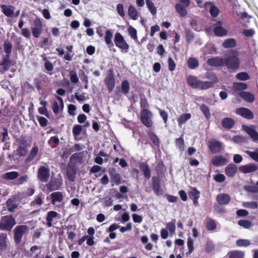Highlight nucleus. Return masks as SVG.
<instances>
[{
  "label": "nucleus",
  "instance_id": "obj_58",
  "mask_svg": "<svg viewBox=\"0 0 258 258\" xmlns=\"http://www.w3.org/2000/svg\"><path fill=\"white\" fill-rule=\"evenodd\" d=\"M238 224L239 225L245 228H249L251 226V223L249 221L246 220H239L238 222Z\"/></svg>",
  "mask_w": 258,
  "mask_h": 258
},
{
  "label": "nucleus",
  "instance_id": "obj_56",
  "mask_svg": "<svg viewBox=\"0 0 258 258\" xmlns=\"http://www.w3.org/2000/svg\"><path fill=\"white\" fill-rule=\"evenodd\" d=\"M232 140L235 143L241 144L246 141L245 138L240 136H235L232 138Z\"/></svg>",
  "mask_w": 258,
  "mask_h": 258
},
{
  "label": "nucleus",
  "instance_id": "obj_60",
  "mask_svg": "<svg viewBox=\"0 0 258 258\" xmlns=\"http://www.w3.org/2000/svg\"><path fill=\"white\" fill-rule=\"evenodd\" d=\"M187 247L188 249V254H190L194 250V241L191 238H188L187 241Z\"/></svg>",
  "mask_w": 258,
  "mask_h": 258
},
{
  "label": "nucleus",
  "instance_id": "obj_48",
  "mask_svg": "<svg viewBox=\"0 0 258 258\" xmlns=\"http://www.w3.org/2000/svg\"><path fill=\"white\" fill-rule=\"evenodd\" d=\"M16 152L18 155L20 156H24L27 152V148L19 145Z\"/></svg>",
  "mask_w": 258,
  "mask_h": 258
},
{
  "label": "nucleus",
  "instance_id": "obj_26",
  "mask_svg": "<svg viewBox=\"0 0 258 258\" xmlns=\"http://www.w3.org/2000/svg\"><path fill=\"white\" fill-rule=\"evenodd\" d=\"M1 7L2 10V12L6 16L11 17L14 14V7L3 5Z\"/></svg>",
  "mask_w": 258,
  "mask_h": 258
},
{
  "label": "nucleus",
  "instance_id": "obj_22",
  "mask_svg": "<svg viewBox=\"0 0 258 258\" xmlns=\"http://www.w3.org/2000/svg\"><path fill=\"white\" fill-rule=\"evenodd\" d=\"M257 169V167L253 164H249L241 166L239 168V170L243 173H248L254 172Z\"/></svg>",
  "mask_w": 258,
  "mask_h": 258
},
{
  "label": "nucleus",
  "instance_id": "obj_52",
  "mask_svg": "<svg viewBox=\"0 0 258 258\" xmlns=\"http://www.w3.org/2000/svg\"><path fill=\"white\" fill-rule=\"evenodd\" d=\"M245 153L250 157L253 160L258 162V149L255 152L245 151Z\"/></svg>",
  "mask_w": 258,
  "mask_h": 258
},
{
  "label": "nucleus",
  "instance_id": "obj_43",
  "mask_svg": "<svg viewBox=\"0 0 258 258\" xmlns=\"http://www.w3.org/2000/svg\"><path fill=\"white\" fill-rule=\"evenodd\" d=\"M121 92L122 93L126 94L130 89V85L129 83L127 80H124L121 83Z\"/></svg>",
  "mask_w": 258,
  "mask_h": 258
},
{
  "label": "nucleus",
  "instance_id": "obj_63",
  "mask_svg": "<svg viewBox=\"0 0 258 258\" xmlns=\"http://www.w3.org/2000/svg\"><path fill=\"white\" fill-rule=\"evenodd\" d=\"M49 143L51 145L52 148H54L56 145L59 143V139L57 137H52L49 141Z\"/></svg>",
  "mask_w": 258,
  "mask_h": 258
},
{
  "label": "nucleus",
  "instance_id": "obj_44",
  "mask_svg": "<svg viewBox=\"0 0 258 258\" xmlns=\"http://www.w3.org/2000/svg\"><path fill=\"white\" fill-rule=\"evenodd\" d=\"M63 108H61L60 103L57 102L56 101L53 102L52 106V110L55 114H57L60 110H62Z\"/></svg>",
  "mask_w": 258,
  "mask_h": 258
},
{
  "label": "nucleus",
  "instance_id": "obj_28",
  "mask_svg": "<svg viewBox=\"0 0 258 258\" xmlns=\"http://www.w3.org/2000/svg\"><path fill=\"white\" fill-rule=\"evenodd\" d=\"M221 124L223 127L230 129L234 126L235 122L234 120L231 118L225 117L222 120Z\"/></svg>",
  "mask_w": 258,
  "mask_h": 258
},
{
  "label": "nucleus",
  "instance_id": "obj_18",
  "mask_svg": "<svg viewBox=\"0 0 258 258\" xmlns=\"http://www.w3.org/2000/svg\"><path fill=\"white\" fill-rule=\"evenodd\" d=\"M231 198L228 194H220L216 197V201L220 205H226L230 202Z\"/></svg>",
  "mask_w": 258,
  "mask_h": 258
},
{
  "label": "nucleus",
  "instance_id": "obj_3",
  "mask_svg": "<svg viewBox=\"0 0 258 258\" xmlns=\"http://www.w3.org/2000/svg\"><path fill=\"white\" fill-rule=\"evenodd\" d=\"M62 183V179L60 175L55 177L52 176L50 180L46 184L45 187L44 186L41 187V189L44 192H50L57 190L61 186Z\"/></svg>",
  "mask_w": 258,
  "mask_h": 258
},
{
  "label": "nucleus",
  "instance_id": "obj_53",
  "mask_svg": "<svg viewBox=\"0 0 258 258\" xmlns=\"http://www.w3.org/2000/svg\"><path fill=\"white\" fill-rule=\"evenodd\" d=\"M176 146L179 148L181 151L184 149V142L182 138L176 139L175 140Z\"/></svg>",
  "mask_w": 258,
  "mask_h": 258
},
{
  "label": "nucleus",
  "instance_id": "obj_12",
  "mask_svg": "<svg viewBox=\"0 0 258 258\" xmlns=\"http://www.w3.org/2000/svg\"><path fill=\"white\" fill-rule=\"evenodd\" d=\"M209 148L212 153H219L221 149V144L216 140H211L209 141Z\"/></svg>",
  "mask_w": 258,
  "mask_h": 258
},
{
  "label": "nucleus",
  "instance_id": "obj_38",
  "mask_svg": "<svg viewBox=\"0 0 258 258\" xmlns=\"http://www.w3.org/2000/svg\"><path fill=\"white\" fill-rule=\"evenodd\" d=\"M148 135L154 146H159L160 141L158 137L152 132L149 131Z\"/></svg>",
  "mask_w": 258,
  "mask_h": 258
},
{
  "label": "nucleus",
  "instance_id": "obj_61",
  "mask_svg": "<svg viewBox=\"0 0 258 258\" xmlns=\"http://www.w3.org/2000/svg\"><path fill=\"white\" fill-rule=\"evenodd\" d=\"M82 130V127L80 125H76L73 128V133L74 136L79 135Z\"/></svg>",
  "mask_w": 258,
  "mask_h": 258
},
{
  "label": "nucleus",
  "instance_id": "obj_39",
  "mask_svg": "<svg viewBox=\"0 0 258 258\" xmlns=\"http://www.w3.org/2000/svg\"><path fill=\"white\" fill-rule=\"evenodd\" d=\"M19 176L18 172L16 171H11L6 173L4 175V178L6 179L13 180L17 178Z\"/></svg>",
  "mask_w": 258,
  "mask_h": 258
},
{
  "label": "nucleus",
  "instance_id": "obj_27",
  "mask_svg": "<svg viewBox=\"0 0 258 258\" xmlns=\"http://www.w3.org/2000/svg\"><path fill=\"white\" fill-rule=\"evenodd\" d=\"M205 7L206 9H209V11L212 16L215 17L218 16L219 11L217 7L208 2L205 4Z\"/></svg>",
  "mask_w": 258,
  "mask_h": 258
},
{
  "label": "nucleus",
  "instance_id": "obj_16",
  "mask_svg": "<svg viewBox=\"0 0 258 258\" xmlns=\"http://www.w3.org/2000/svg\"><path fill=\"white\" fill-rule=\"evenodd\" d=\"M207 63L211 66H222L224 65V58L215 57L210 59L207 60Z\"/></svg>",
  "mask_w": 258,
  "mask_h": 258
},
{
  "label": "nucleus",
  "instance_id": "obj_30",
  "mask_svg": "<svg viewBox=\"0 0 258 258\" xmlns=\"http://www.w3.org/2000/svg\"><path fill=\"white\" fill-rule=\"evenodd\" d=\"M8 55H5L3 57V61L0 64L3 67L4 71H7L13 65L12 61L9 59Z\"/></svg>",
  "mask_w": 258,
  "mask_h": 258
},
{
  "label": "nucleus",
  "instance_id": "obj_36",
  "mask_svg": "<svg viewBox=\"0 0 258 258\" xmlns=\"http://www.w3.org/2000/svg\"><path fill=\"white\" fill-rule=\"evenodd\" d=\"M222 45L226 48L234 47L236 45V41L233 38H228L223 42Z\"/></svg>",
  "mask_w": 258,
  "mask_h": 258
},
{
  "label": "nucleus",
  "instance_id": "obj_59",
  "mask_svg": "<svg viewBox=\"0 0 258 258\" xmlns=\"http://www.w3.org/2000/svg\"><path fill=\"white\" fill-rule=\"evenodd\" d=\"M37 119H38V121L41 126L45 127L47 125L48 120L45 117L38 116H37Z\"/></svg>",
  "mask_w": 258,
  "mask_h": 258
},
{
  "label": "nucleus",
  "instance_id": "obj_42",
  "mask_svg": "<svg viewBox=\"0 0 258 258\" xmlns=\"http://www.w3.org/2000/svg\"><path fill=\"white\" fill-rule=\"evenodd\" d=\"M146 3L147 6L151 13L153 15H155L157 12L156 8L154 6V4L153 3L151 0H146Z\"/></svg>",
  "mask_w": 258,
  "mask_h": 258
},
{
  "label": "nucleus",
  "instance_id": "obj_7",
  "mask_svg": "<svg viewBox=\"0 0 258 258\" xmlns=\"http://www.w3.org/2000/svg\"><path fill=\"white\" fill-rule=\"evenodd\" d=\"M190 4V0H179L178 3L175 5L176 12L181 16L184 17L187 15L186 8Z\"/></svg>",
  "mask_w": 258,
  "mask_h": 258
},
{
  "label": "nucleus",
  "instance_id": "obj_13",
  "mask_svg": "<svg viewBox=\"0 0 258 258\" xmlns=\"http://www.w3.org/2000/svg\"><path fill=\"white\" fill-rule=\"evenodd\" d=\"M214 33L215 35L222 37L227 34V31L222 26L221 22H218L215 24Z\"/></svg>",
  "mask_w": 258,
  "mask_h": 258
},
{
  "label": "nucleus",
  "instance_id": "obj_55",
  "mask_svg": "<svg viewBox=\"0 0 258 258\" xmlns=\"http://www.w3.org/2000/svg\"><path fill=\"white\" fill-rule=\"evenodd\" d=\"M111 178L116 184L118 185L121 183L120 176L119 174L116 173H111Z\"/></svg>",
  "mask_w": 258,
  "mask_h": 258
},
{
  "label": "nucleus",
  "instance_id": "obj_15",
  "mask_svg": "<svg viewBox=\"0 0 258 258\" xmlns=\"http://www.w3.org/2000/svg\"><path fill=\"white\" fill-rule=\"evenodd\" d=\"M10 244V242L6 233H0V250L5 251Z\"/></svg>",
  "mask_w": 258,
  "mask_h": 258
},
{
  "label": "nucleus",
  "instance_id": "obj_64",
  "mask_svg": "<svg viewBox=\"0 0 258 258\" xmlns=\"http://www.w3.org/2000/svg\"><path fill=\"white\" fill-rule=\"evenodd\" d=\"M116 10L118 15L121 17H123L125 16L123 5L121 4H118L116 6Z\"/></svg>",
  "mask_w": 258,
  "mask_h": 258
},
{
  "label": "nucleus",
  "instance_id": "obj_35",
  "mask_svg": "<svg viewBox=\"0 0 258 258\" xmlns=\"http://www.w3.org/2000/svg\"><path fill=\"white\" fill-rule=\"evenodd\" d=\"M188 67L190 69H194L199 66V61L195 57H190L187 61Z\"/></svg>",
  "mask_w": 258,
  "mask_h": 258
},
{
  "label": "nucleus",
  "instance_id": "obj_47",
  "mask_svg": "<svg viewBox=\"0 0 258 258\" xmlns=\"http://www.w3.org/2000/svg\"><path fill=\"white\" fill-rule=\"evenodd\" d=\"M20 146L28 148L30 146V143L29 142L26 137H22L18 140Z\"/></svg>",
  "mask_w": 258,
  "mask_h": 258
},
{
  "label": "nucleus",
  "instance_id": "obj_29",
  "mask_svg": "<svg viewBox=\"0 0 258 258\" xmlns=\"http://www.w3.org/2000/svg\"><path fill=\"white\" fill-rule=\"evenodd\" d=\"M239 95L243 99L248 102H252L254 100V95L248 92H241L239 93Z\"/></svg>",
  "mask_w": 258,
  "mask_h": 258
},
{
  "label": "nucleus",
  "instance_id": "obj_23",
  "mask_svg": "<svg viewBox=\"0 0 258 258\" xmlns=\"http://www.w3.org/2000/svg\"><path fill=\"white\" fill-rule=\"evenodd\" d=\"M237 172V166L234 164H229L225 169V174L229 177H233Z\"/></svg>",
  "mask_w": 258,
  "mask_h": 258
},
{
  "label": "nucleus",
  "instance_id": "obj_57",
  "mask_svg": "<svg viewBox=\"0 0 258 258\" xmlns=\"http://www.w3.org/2000/svg\"><path fill=\"white\" fill-rule=\"evenodd\" d=\"M243 206L245 208H250L252 209H256L257 204L255 202H244L243 203Z\"/></svg>",
  "mask_w": 258,
  "mask_h": 258
},
{
  "label": "nucleus",
  "instance_id": "obj_20",
  "mask_svg": "<svg viewBox=\"0 0 258 258\" xmlns=\"http://www.w3.org/2000/svg\"><path fill=\"white\" fill-rule=\"evenodd\" d=\"M38 152V147L37 146L33 147L31 149L28 157L25 159V162L27 164L30 163L36 157Z\"/></svg>",
  "mask_w": 258,
  "mask_h": 258
},
{
  "label": "nucleus",
  "instance_id": "obj_2",
  "mask_svg": "<svg viewBox=\"0 0 258 258\" xmlns=\"http://www.w3.org/2000/svg\"><path fill=\"white\" fill-rule=\"evenodd\" d=\"M240 64V60L236 52L232 51L227 57L224 58V65L229 70L238 69Z\"/></svg>",
  "mask_w": 258,
  "mask_h": 258
},
{
  "label": "nucleus",
  "instance_id": "obj_8",
  "mask_svg": "<svg viewBox=\"0 0 258 258\" xmlns=\"http://www.w3.org/2000/svg\"><path fill=\"white\" fill-rule=\"evenodd\" d=\"M50 176V169L46 166H41L38 169L37 178L42 182H46L48 181Z\"/></svg>",
  "mask_w": 258,
  "mask_h": 258
},
{
  "label": "nucleus",
  "instance_id": "obj_46",
  "mask_svg": "<svg viewBox=\"0 0 258 258\" xmlns=\"http://www.w3.org/2000/svg\"><path fill=\"white\" fill-rule=\"evenodd\" d=\"M175 220L173 219L171 222L166 224V228L169 231L171 234H173L175 231Z\"/></svg>",
  "mask_w": 258,
  "mask_h": 258
},
{
  "label": "nucleus",
  "instance_id": "obj_40",
  "mask_svg": "<svg viewBox=\"0 0 258 258\" xmlns=\"http://www.w3.org/2000/svg\"><path fill=\"white\" fill-rule=\"evenodd\" d=\"M7 206L8 210L10 212L14 211L17 207L14 200L11 199H9L7 201Z\"/></svg>",
  "mask_w": 258,
  "mask_h": 258
},
{
  "label": "nucleus",
  "instance_id": "obj_49",
  "mask_svg": "<svg viewBox=\"0 0 258 258\" xmlns=\"http://www.w3.org/2000/svg\"><path fill=\"white\" fill-rule=\"evenodd\" d=\"M200 109L204 113L207 119H209L211 117L209 108L205 105L203 104L201 106Z\"/></svg>",
  "mask_w": 258,
  "mask_h": 258
},
{
  "label": "nucleus",
  "instance_id": "obj_33",
  "mask_svg": "<svg viewBox=\"0 0 258 258\" xmlns=\"http://www.w3.org/2000/svg\"><path fill=\"white\" fill-rule=\"evenodd\" d=\"M128 15L133 20L138 19V12L136 9L132 5L129 6L128 9Z\"/></svg>",
  "mask_w": 258,
  "mask_h": 258
},
{
  "label": "nucleus",
  "instance_id": "obj_31",
  "mask_svg": "<svg viewBox=\"0 0 258 258\" xmlns=\"http://www.w3.org/2000/svg\"><path fill=\"white\" fill-rule=\"evenodd\" d=\"M247 87V85L244 83L237 82L233 83L232 85V90L234 92H236L238 91L244 90Z\"/></svg>",
  "mask_w": 258,
  "mask_h": 258
},
{
  "label": "nucleus",
  "instance_id": "obj_17",
  "mask_svg": "<svg viewBox=\"0 0 258 258\" xmlns=\"http://www.w3.org/2000/svg\"><path fill=\"white\" fill-rule=\"evenodd\" d=\"M227 162V160L222 155L214 157L211 161L212 164L216 166H223Z\"/></svg>",
  "mask_w": 258,
  "mask_h": 258
},
{
  "label": "nucleus",
  "instance_id": "obj_34",
  "mask_svg": "<svg viewBox=\"0 0 258 258\" xmlns=\"http://www.w3.org/2000/svg\"><path fill=\"white\" fill-rule=\"evenodd\" d=\"M112 37L113 34L111 31L109 30H107L105 32L104 39L106 44L108 45V46H112L113 45V42L112 41Z\"/></svg>",
  "mask_w": 258,
  "mask_h": 258
},
{
  "label": "nucleus",
  "instance_id": "obj_11",
  "mask_svg": "<svg viewBox=\"0 0 258 258\" xmlns=\"http://www.w3.org/2000/svg\"><path fill=\"white\" fill-rule=\"evenodd\" d=\"M242 129L250 136L254 142L258 141V133L253 128V126H249L243 125Z\"/></svg>",
  "mask_w": 258,
  "mask_h": 258
},
{
  "label": "nucleus",
  "instance_id": "obj_1",
  "mask_svg": "<svg viewBox=\"0 0 258 258\" xmlns=\"http://www.w3.org/2000/svg\"><path fill=\"white\" fill-rule=\"evenodd\" d=\"M188 85L193 88L207 89L213 86L214 83L211 81H201L194 76H189L187 79Z\"/></svg>",
  "mask_w": 258,
  "mask_h": 258
},
{
  "label": "nucleus",
  "instance_id": "obj_19",
  "mask_svg": "<svg viewBox=\"0 0 258 258\" xmlns=\"http://www.w3.org/2000/svg\"><path fill=\"white\" fill-rule=\"evenodd\" d=\"M106 83L109 91L110 92L111 91L115 86V80L112 71H109V73L108 74V77L106 80Z\"/></svg>",
  "mask_w": 258,
  "mask_h": 258
},
{
  "label": "nucleus",
  "instance_id": "obj_14",
  "mask_svg": "<svg viewBox=\"0 0 258 258\" xmlns=\"http://www.w3.org/2000/svg\"><path fill=\"white\" fill-rule=\"evenodd\" d=\"M235 112L237 114H239L242 117L247 119H251L253 117L251 111L246 108L241 107L238 108L236 110Z\"/></svg>",
  "mask_w": 258,
  "mask_h": 258
},
{
  "label": "nucleus",
  "instance_id": "obj_51",
  "mask_svg": "<svg viewBox=\"0 0 258 258\" xmlns=\"http://www.w3.org/2000/svg\"><path fill=\"white\" fill-rule=\"evenodd\" d=\"M244 253L242 251H234L229 255V258H243Z\"/></svg>",
  "mask_w": 258,
  "mask_h": 258
},
{
  "label": "nucleus",
  "instance_id": "obj_5",
  "mask_svg": "<svg viewBox=\"0 0 258 258\" xmlns=\"http://www.w3.org/2000/svg\"><path fill=\"white\" fill-rule=\"evenodd\" d=\"M114 41L115 45L121 49L122 51L124 52L128 51L129 45L124 40L123 37L120 33L117 32L115 33Z\"/></svg>",
  "mask_w": 258,
  "mask_h": 258
},
{
  "label": "nucleus",
  "instance_id": "obj_21",
  "mask_svg": "<svg viewBox=\"0 0 258 258\" xmlns=\"http://www.w3.org/2000/svg\"><path fill=\"white\" fill-rule=\"evenodd\" d=\"M153 189L154 192L158 196L162 195V190L160 188L159 179L156 177H153Z\"/></svg>",
  "mask_w": 258,
  "mask_h": 258
},
{
  "label": "nucleus",
  "instance_id": "obj_62",
  "mask_svg": "<svg viewBox=\"0 0 258 258\" xmlns=\"http://www.w3.org/2000/svg\"><path fill=\"white\" fill-rule=\"evenodd\" d=\"M70 80L73 83H77L79 81L77 73L75 71H71L70 73Z\"/></svg>",
  "mask_w": 258,
  "mask_h": 258
},
{
  "label": "nucleus",
  "instance_id": "obj_9",
  "mask_svg": "<svg viewBox=\"0 0 258 258\" xmlns=\"http://www.w3.org/2000/svg\"><path fill=\"white\" fill-rule=\"evenodd\" d=\"M152 113L147 109H143L141 113V119L142 123L147 127H151L153 122L152 121Z\"/></svg>",
  "mask_w": 258,
  "mask_h": 258
},
{
  "label": "nucleus",
  "instance_id": "obj_25",
  "mask_svg": "<svg viewBox=\"0 0 258 258\" xmlns=\"http://www.w3.org/2000/svg\"><path fill=\"white\" fill-rule=\"evenodd\" d=\"M50 197L52 199V204L54 205L56 203L61 202L63 199V195L61 192L56 191L52 192L50 195Z\"/></svg>",
  "mask_w": 258,
  "mask_h": 258
},
{
  "label": "nucleus",
  "instance_id": "obj_32",
  "mask_svg": "<svg viewBox=\"0 0 258 258\" xmlns=\"http://www.w3.org/2000/svg\"><path fill=\"white\" fill-rule=\"evenodd\" d=\"M206 225L207 229L209 231H214L217 228L215 221L211 218H208L206 220Z\"/></svg>",
  "mask_w": 258,
  "mask_h": 258
},
{
  "label": "nucleus",
  "instance_id": "obj_24",
  "mask_svg": "<svg viewBox=\"0 0 258 258\" xmlns=\"http://www.w3.org/2000/svg\"><path fill=\"white\" fill-rule=\"evenodd\" d=\"M59 214L55 211H51L47 213L46 216V225L48 227L52 226V221L53 219L56 218Z\"/></svg>",
  "mask_w": 258,
  "mask_h": 258
},
{
  "label": "nucleus",
  "instance_id": "obj_37",
  "mask_svg": "<svg viewBox=\"0 0 258 258\" xmlns=\"http://www.w3.org/2000/svg\"><path fill=\"white\" fill-rule=\"evenodd\" d=\"M191 117V114L190 113H185L181 114L178 118L177 121L178 125H181L184 123L187 120L189 119Z\"/></svg>",
  "mask_w": 258,
  "mask_h": 258
},
{
  "label": "nucleus",
  "instance_id": "obj_6",
  "mask_svg": "<svg viewBox=\"0 0 258 258\" xmlns=\"http://www.w3.org/2000/svg\"><path fill=\"white\" fill-rule=\"evenodd\" d=\"M28 231V227L26 225L16 226L14 230V240L17 244L19 243L24 234Z\"/></svg>",
  "mask_w": 258,
  "mask_h": 258
},
{
  "label": "nucleus",
  "instance_id": "obj_45",
  "mask_svg": "<svg viewBox=\"0 0 258 258\" xmlns=\"http://www.w3.org/2000/svg\"><path fill=\"white\" fill-rule=\"evenodd\" d=\"M141 169L143 172L145 178L147 179H149L151 175H150V170L148 167V166L146 164L142 165L141 167Z\"/></svg>",
  "mask_w": 258,
  "mask_h": 258
},
{
  "label": "nucleus",
  "instance_id": "obj_4",
  "mask_svg": "<svg viewBox=\"0 0 258 258\" xmlns=\"http://www.w3.org/2000/svg\"><path fill=\"white\" fill-rule=\"evenodd\" d=\"M16 223L12 216H5L0 221V230L10 231Z\"/></svg>",
  "mask_w": 258,
  "mask_h": 258
},
{
  "label": "nucleus",
  "instance_id": "obj_10",
  "mask_svg": "<svg viewBox=\"0 0 258 258\" xmlns=\"http://www.w3.org/2000/svg\"><path fill=\"white\" fill-rule=\"evenodd\" d=\"M34 27L31 28L32 33L34 37L38 38L42 31V24L39 19H36L34 22Z\"/></svg>",
  "mask_w": 258,
  "mask_h": 258
},
{
  "label": "nucleus",
  "instance_id": "obj_50",
  "mask_svg": "<svg viewBox=\"0 0 258 258\" xmlns=\"http://www.w3.org/2000/svg\"><path fill=\"white\" fill-rule=\"evenodd\" d=\"M236 77L238 80L241 81H246L249 79V75L245 72H241L238 73L236 75Z\"/></svg>",
  "mask_w": 258,
  "mask_h": 258
},
{
  "label": "nucleus",
  "instance_id": "obj_41",
  "mask_svg": "<svg viewBox=\"0 0 258 258\" xmlns=\"http://www.w3.org/2000/svg\"><path fill=\"white\" fill-rule=\"evenodd\" d=\"M12 44L8 41H5L4 44V49L5 53H6V55H8L9 56H10V55L12 52Z\"/></svg>",
  "mask_w": 258,
  "mask_h": 258
},
{
  "label": "nucleus",
  "instance_id": "obj_54",
  "mask_svg": "<svg viewBox=\"0 0 258 258\" xmlns=\"http://www.w3.org/2000/svg\"><path fill=\"white\" fill-rule=\"evenodd\" d=\"M67 176L71 181H74L75 178L76 173L73 169H68L67 170Z\"/></svg>",
  "mask_w": 258,
  "mask_h": 258
}]
</instances>
